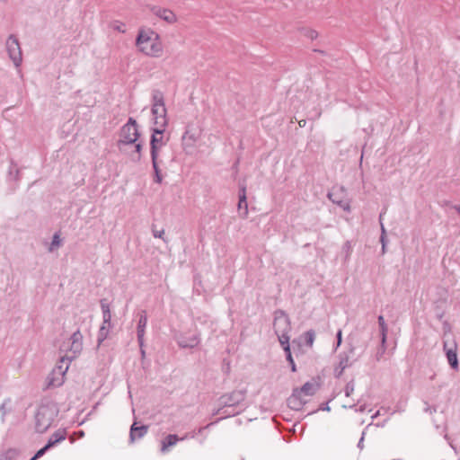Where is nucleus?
Listing matches in <instances>:
<instances>
[{
  "label": "nucleus",
  "mask_w": 460,
  "mask_h": 460,
  "mask_svg": "<svg viewBox=\"0 0 460 460\" xmlns=\"http://www.w3.org/2000/svg\"><path fill=\"white\" fill-rule=\"evenodd\" d=\"M5 47L9 58L13 61L14 66L19 68L22 63V52L17 37L13 34L9 35Z\"/></svg>",
  "instance_id": "8"
},
{
  "label": "nucleus",
  "mask_w": 460,
  "mask_h": 460,
  "mask_svg": "<svg viewBox=\"0 0 460 460\" xmlns=\"http://www.w3.org/2000/svg\"><path fill=\"white\" fill-rule=\"evenodd\" d=\"M66 432L65 429H58L57 430L56 432H54L49 441H48V447H52L53 446H55L56 444L63 441L66 439Z\"/></svg>",
  "instance_id": "22"
},
{
  "label": "nucleus",
  "mask_w": 460,
  "mask_h": 460,
  "mask_svg": "<svg viewBox=\"0 0 460 460\" xmlns=\"http://www.w3.org/2000/svg\"><path fill=\"white\" fill-rule=\"evenodd\" d=\"M153 234L155 238H164V230L160 231H153Z\"/></svg>",
  "instance_id": "35"
},
{
  "label": "nucleus",
  "mask_w": 460,
  "mask_h": 460,
  "mask_svg": "<svg viewBox=\"0 0 460 460\" xmlns=\"http://www.w3.org/2000/svg\"><path fill=\"white\" fill-rule=\"evenodd\" d=\"M204 134V128L198 121H190L186 124L181 137L182 152L187 155L197 154Z\"/></svg>",
  "instance_id": "4"
},
{
  "label": "nucleus",
  "mask_w": 460,
  "mask_h": 460,
  "mask_svg": "<svg viewBox=\"0 0 460 460\" xmlns=\"http://www.w3.org/2000/svg\"><path fill=\"white\" fill-rule=\"evenodd\" d=\"M139 137L140 133L137 120L129 118L128 122L119 129L117 146L120 152H127V147L133 146L134 148L131 152H128V155L134 162H139L141 159L143 145L138 140Z\"/></svg>",
  "instance_id": "2"
},
{
  "label": "nucleus",
  "mask_w": 460,
  "mask_h": 460,
  "mask_svg": "<svg viewBox=\"0 0 460 460\" xmlns=\"http://www.w3.org/2000/svg\"><path fill=\"white\" fill-rule=\"evenodd\" d=\"M161 163H162L161 159L152 160V165H153V169H154V172H155L154 181L158 184H161L163 181V175L161 173V170L159 167Z\"/></svg>",
  "instance_id": "24"
},
{
  "label": "nucleus",
  "mask_w": 460,
  "mask_h": 460,
  "mask_svg": "<svg viewBox=\"0 0 460 460\" xmlns=\"http://www.w3.org/2000/svg\"><path fill=\"white\" fill-rule=\"evenodd\" d=\"M140 349H141L142 357H145V350L143 349V347H140Z\"/></svg>",
  "instance_id": "44"
},
{
  "label": "nucleus",
  "mask_w": 460,
  "mask_h": 460,
  "mask_svg": "<svg viewBox=\"0 0 460 460\" xmlns=\"http://www.w3.org/2000/svg\"><path fill=\"white\" fill-rule=\"evenodd\" d=\"M10 400H5L0 406V411H2L3 415L6 414V407L9 405Z\"/></svg>",
  "instance_id": "34"
},
{
  "label": "nucleus",
  "mask_w": 460,
  "mask_h": 460,
  "mask_svg": "<svg viewBox=\"0 0 460 460\" xmlns=\"http://www.w3.org/2000/svg\"><path fill=\"white\" fill-rule=\"evenodd\" d=\"M336 196H337V194L335 192H329L327 195L328 199L330 200H332V203L338 205L344 211L350 212L351 211L350 201L338 199Z\"/></svg>",
  "instance_id": "21"
},
{
  "label": "nucleus",
  "mask_w": 460,
  "mask_h": 460,
  "mask_svg": "<svg viewBox=\"0 0 460 460\" xmlns=\"http://www.w3.org/2000/svg\"><path fill=\"white\" fill-rule=\"evenodd\" d=\"M339 190L341 192H345L346 190H345V188L343 186H341V187L339 188Z\"/></svg>",
  "instance_id": "42"
},
{
  "label": "nucleus",
  "mask_w": 460,
  "mask_h": 460,
  "mask_svg": "<svg viewBox=\"0 0 460 460\" xmlns=\"http://www.w3.org/2000/svg\"><path fill=\"white\" fill-rule=\"evenodd\" d=\"M305 403V401L301 396V391H298V389H295L290 397L288 399V407L295 411L301 410Z\"/></svg>",
  "instance_id": "16"
},
{
  "label": "nucleus",
  "mask_w": 460,
  "mask_h": 460,
  "mask_svg": "<svg viewBox=\"0 0 460 460\" xmlns=\"http://www.w3.org/2000/svg\"><path fill=\"white\" fill-rule=\"evenodd\" d=\"M289 341H290V337L279 340V341L283 350L286 353V358L287 359H289L290 357L292 356L291 350H290Z\"/></svg>",
  "instance_id": "27"
},
{
  "label": "nucleus",
  "mask_w": 460,
  "mask_h": 460,
  "mask_svg": "<svg viewBox=\"0 0 460 460\" xmlns=\"http://www.w3.org/2000/svg\"><path fill=\"white\" fill-rule=\"evenodd\" d=\"M136 47L139 52L150 58L164 55V44L160 35L153 29H140L136 39Z\"/></svg>",
  "instance_id": "3"
},
{
  "label": "nucleus",
  "mask_w": 460,
  "mask_h": 460,
  "mask_svg": "<svg viewBox=\"0 0 460 460\" xmlns=\"http://www.w3.org/2000/svg\"><path fill=\"white\" fill-rule=\"evenodd\" d=\"M426 411H429V413H432V411H430V409H426Z\"/></svg>",
  "instance_id": "48"
},
{
  "label": "nucleus",
  "mask_w": 460,
  "mask_h": 460,
  "mask_svg": "<svg viewBox=\"0 0 460 460\" xmlns=\"http://www.w3.org/2000/svg\"><path fill=\"white\" fill-rule=\"evenodd\" d=\"M317 390V386L311 383L306 382L298 391H301V395L304 394L305 396H311L315 394Z\"/></svg>",
  "instance_id": "25"
},
{
  "label": "nucleus",
  "mask_w": 460,
  "mask_h": 460,
  "mask_svg": "<svg viewBox=\"0 0 460 460\" xmlns=\"http://www.w3.org/2000/svg\"><path fill=\"white\" fill-rule=\"evenodd\" d=\"M111 27L112 30L116 31H119L120 33H125L126 32V24L122 22H119V21H114L111 24Z\"/></svg>",
  "instance_id": "29"
},
{
  "label": "nucleus",
  "mask_w": 460,
  "mask_h": 460,
  "mask_svg": "<svg viewBox=\"0 0 460 460\" xmlns=\"http://www.w3.org/2000/svg\"><path fill=\"white\" fill-rule=\"evenodd\" d=\"M354 347H350L348 352L340 354L338 365L334 369V374L337 377H340L343 371L351 366L353 362V360H351V356L354 354Z\"/></svg>",
  "instance_id": "13"
},
{
  "label": "nucleus",
  "mask_w": 460,
  "mask_h": 460,
  "mask_svg": "<svg viewBox=\"0 0 460 460\" xmlns=\"http://www.w3.org/2000/svg\"><path fill=\"white\" fill-rule=\"evenodd\" d=\"M61 245V239L58 234H55L52 242L49 246V252L54 251L55 249L58 248Z\"/></svg>",
  "instance_id": "30"
},
{
  "label": "nucleus",
  "mask_w": 460,
  "mask_h": 460,
  "mask_svg": "<svg viewBox=\"0 0 460 460\" xmlns=\"http://www.w3.org/2000/svg\"><path fill=\"white\" fill-rule=\"evenodd\" d=\"M315 36H316V32L315 31H312L310 37L313 39Z\"/></svg>",
  "instance_id": "43"
},
{
  "label": "nucleus",
  "mask_w": 460,
  "mask_h": 460,
  "mask_svg": "<svg viewBox=\"0 0 460 460\" xmlns=\"http://www.w3.org/2000/svg\"><path fill=\"white\" fill-rule=\"evenodd\" d=\"M101 308L102 312L103 323L98 334L99 344L102 343L107 337L108 331L111 327V314L110 305L105 299L101 300Z\"/></svg>",
  "instance_id": "11"
},
{
  "label": "nucleus",
  "mask_w": 460,
  "mask_h": 460,
  "mask_svg": "<svg viewBox=\"0 0 460 460\" xmlns=\"http://www.w3.org/2000/svg\"><path fill=\"white\" fill-rule=\"evenodd\" d=\"M245 399L244 390H234L229 394H224L220 398L221 404L232 407L240 404Z\"/></svg>",
  "instance_id": "12"
},
{
  "label": "nucleus",
  "mask_w": 460,
  "mask_h": 460,
  "mask_svg": "<svg viewBox=\"0 0 460 460\" xmlns=\"http://www.w3.org/2000/svg\"><path fill=\"white\" fill-rule=\"evenodd\" d=\"M147 325V316L145 311L140 314L138 324H137V341L140 347L144 346V337L146 333V328Z\"/></svg>",
  "instance_id": "18"
},
{
  "label": "nucleus",
  "mask_w": 460,
  "mask_h": 460,
  "mask_svg": "<svg viewBox=\"0 0 460 460\" xmlns=\"http://www.w3.org/2000/svg\"><path fill=\"white\" fill-rule=\"evenodd\" d=\"M354 392V384L353 382H349L345 386V394L346 396H350V394Z\"/></svg>",
  "instance_id": "31"
},
{
  "label": "nucleus",
  "mask_w": 460,
  "mask_h": 460,
  "mask_svg": "<svg viewBox=\"0 0 460 460\" xmlns=\"http://www.w3.org/2000/svg\"><path fill=\"white\" fill-rule=\"evenodd\" d=\"M381 231H382V234H384V236H385V226L383 224H381Z\"/></svg>",
  "instance_id": "40"
},
{
  "label": "nucleus",
  "mask_w": 460,
  "mask_h": 460,
  "mask_svg": "<svg viewBox=\"0 0 460 460\" xmlns=\"http://www.w3.org/2000/svg\"><path fill=\"white\" fill-rule=\"evenodd\" d=\"M378 324H379L380 332H381V345H382L381 355H382L385 350V343H386L387 332H388V327H387V324H386L383 315L378 316Z\"/></svg>",
  "instance_id": "20"
},
{
  "label": "nucleus",
  "mask_w": 460,
  "mask_h": 460,
  "mask_svg": "<svg viewBox=\"0 0 460 460\" xmlns=\"http://www.w3.org/2000/svg\"><path fill=\"white\" fill-rule=\"evenodd\" d=\"M188 438V435H185L182 438H179L175 434H170L166 436L162 441H161V452L163 454L169 451V448L175 446L177 442L182 441Z\"/></svg>",
  "instance_id": "17"
},
{
  "label": "nucleus",
  "mask_w": 460,
  "mask_h": 460,
  "mask_svg": "<svg viewBox=\"0 0 460 460\" xmlns=\"http://www.w3.org/2000/svg\"><path fill=\"white\" fill-rule=\"evenodd\" d=\"M273 328L278 340L290 337L291 323L284 311L277 310L274 313Z\"/></svg>",
  "instance_id": "7"
},
{
  "label": "nucleus",
  "mask_w": 460,
  "mask_h": 460,
  "mask_svg": "<svg viewBox=\"0 0 460 460\" xmlns=\"http://www.w3.org/2000/svg\"><path fill=\"white\" fill-rule=\"evenodd\" d=\"M289 364H290V367H291V371L292 372H296V364L294 362V359H293V357L291 356L289 359H287Z\"/></svg>",
  "instance_id": "36"
},
{
  "label": "nucleus",
  "mask_w": 460,
  "mask_h": 460,
  "mask_svg": "<svg viewBox=\"0 0 460 460\" xmlns=\"http://www.w3.org/2000/svg\"><path fill=\"white\" fill-rule=\"evenodd\" d=\"M148 11L149 13L155 17L156 19L167 23V24H174L178 21V17L176 13L171 10L170 8L157 5V4H151L148 5Z\"/></svg>",
  "instance_id": "9"
},
{
  "label": "nucleus",
  "mask_w": 460,
  "mask_h": 460,
  "mask_svg": "<svg viewBox=\"0 0 460 460\" xmlns=\"http://www.w3.org/2000/svg\"><path fill=\"white\" fill-rule=\"evenodd\" d=\"M20 458V453L18 450L10 448L7 449L3 455H2V460H19Z\"/></svg>",
  "instance_id": "26"
},
{
  "label": "nucleus",
  "mask_w": 460,
  "mask_h": 460,
  "mask_svg": "<svg viewBox=\"0 0 460 460\" xmlns=\"http://www.w3.org/2000/svg\"><path fill=\"white\" fill-rule=\"evenodd\" d=\"M304 339L305 345L312 348L315 340V332L313 330H309L304 333Z\"/></svg>",
  "instance_id": "28"
},
{
  "label": "nucleus",
  "mask_w": 460,
  "mask_h": 460,
  "mask_svg": "<svg viewBox=\"0 0 460 460\" xmlns=\"http://www.w3.org/2000/svg\"><path fill=\"white\" fill-rule=\"evenodd\" d=\"M199 343L197 336H192L189 339H179L178 344L181 348H194Z\"/></svg>",
  "instance_id": "23"
},
{
  "label": "nucleus",
  "mask_w": 460,
  "mask_h": 460,
  "mask_svg": "<svg viewBox=\"0 0 460 460\" xmlns=\"http://www.w3.org/2000/svg\"><path fill=\"white\" fill-rule=\"evenodd\" d=\"M82 349L83 335L80 331H76L60 347L64 355L60 358L59 364L51 373L49 385L60 386L64 383V376L69 368L70 363L80 355Z\"/></svg>",
  "instance_id": "1"
},
{
  "label": "nucleus",
  "mask_w": 460,
  "mask_h": 460,
  "mask_svg": "<svg viewBox=\"0 0 460 460\" xmlns=\"http://www.w3.org/2000/svg\"><path fill=\"white\" fill-rule=\"evenodd\" d=\"M165 130H162L159 128H153V134L151 136V160L161 159L160 153L161 150L166 146L168 138H165L164 136Z\"/></svg>",
  "instance_id": "10"
},
{
  "label": "nucleus",
  "mask_w": 460,
  "mask_h": 460,
  "mask_svg": "<svg viewBox=\"0 0 460 460\" xmlns=\"http://www.w3.org/2000/svg\"><path fill=\"white\" fill-rule=\"evenodd\" d=\"M2 460V459H1Z\"/></svg>",
  "instance_id": "49"
},
{
  "label": "nucleus",
  "mask_w": 460,
  "mask_h": 460,
  "mask_svg": "<svg viewBox=\"0 0 460 460\" xmlns=\"http://www.w3.org/2000/svg\"><path fill=\"white\" fill-rule=\"evenodd\" d=\"M455 210L459 214L460 216V205H456L454 207Z\"/></svg>",
  "instance_id": "39"
},
{
  "label": "nucleus",
  "mask_w": 460,
  "mask_h": 460,
  "mask_svg": "<svg viewBox=\"0 0 460 460\" xmlns=\"http://www.w3.org/2000/svg\"><path fill=\"white\" fill-rule=\"evenodd\" d=\"M380 242L382 243V246H384V248H385L386 246V239H385V236H384V234H381Z\"/></svg>",
  "instance_id": "37"
},
{
  "label": "nucleus",
  "mask_w": 460,
  "mask_h": 460,
  "mask_svg": "<svg viewBox=\"0 0 460 460\" xmlns=\"http://www.w3.org/2000/svg\"><path fill=\"white\" fill-rule=\"evenodd\" d=\"M49 448H50V447H48L47 444L44 447L40 449L31 460H36L39 457L42 456Z\"/></svg>",
  "instance_id": "32"
},
{
  "label": "nucleus",
  "mask_w": 460,
  "mask_h": 460,
  "mask_svg": "<svg viewBox=\"0 0 460 460\" xmlns=\"http://www.w3.org/2000/svg\"><path fill=\"white\" fill-rule=\"evenodd\" d=\"M426 411H429V413H432V411H430V409H426Z\"/></svg>",
  "instance_id": "47"
},
{
  "label": "nucleus",
  "mask_w": 460,
  "mask_h": 460,
  "mask_svg": "<svg viewBox=\"0 0 460 460\" xmlns=\"http://www.w3.org/2000/svg\"><path fill=\"white\" fill-rule=\"evenodd\" d=\"M58 411L50 405H41L35 415V429L39 433H43L51 426Z\"/></svg>",
  "instance_id": "6"
},
{
  "label": "nucleus",
  "mask_w": 460,
  "mask_h": 460,
  "mask_svg": "<svg viewBox=\"0 0 460 460\" xmlns=\"http://www.w3.org/2000/svg\"><path fill=\"white\" fill-rule=\"evenodd\" d=\"M152 115L155 128L165 130L168 125L167 111L164 99L161 93H155L153 95Z\"/></svg>",
  "instance_id": "5"
},
{
  "label": "nucleus",
  "mask_w": 460,
  "mask_h": 460,
  "mask_svg": "<svg viewBox=\"0 0 460 460\" xmlns=\"http://www.w3.org/2000/svg\"><path fill=\"white\" fill-rule=\"evenodd\" d=\"M238 210L240 212V216L243 218H246L248 216V203L246 197V187L244 185L240 187L239 190V201L237 205Z\"/></svg>",
  "instance_id": "15"
},
{
  "label": "nucleus",
  "mask_w": 460,
  "mask_h": 460,
  "mask_svg": "<svg viewBox=\"0 0 460 460\" xmlns=\"http://www.w3.org/2000/svg\"><path fill=\"white\" fill-rule=\"evenodd\" d=\"M456 348L457 345L456 341L453 342L451 347H448L447 343L444 342L443 349L446 353L447 362L450 365V367L455 370L458 369Z\"/></svg>",
  "instance_id": "14"
},
{
  "label": "nucleus",
  "mask_w": 460,
  "mask_h": 460,
  "mask_svg": "<svg viewBox=\"0 0 460 460\" xmlns=\"http://www.w3.org/2000/svg\"><path fill=\"white\" fill-rule=\"evenodd\" d=\"M382 252L385 253V247L384 248V246H382Z\"/></svg>",
  "instance_id": "45"
},
{
  "label": "nucleus",
  "mask_w": 460,
  "mask_h": 460,
  "mask_svg": "<svg viewBox=\"0 0 460 460\" xmlns=\"http://www.w3.org/2000/svg\"><path fill=\"white\" fill-rule=\"evenodd\" d=\"M305 124V120H302V121H299V126L300 127H304Z\"/></svg>",
  "instance_id": "41"
},
{
  "label": "nucleus",
  "mask_w": 460,
  "mask_h": 460,
  "mask_svg": "<svg viewBox=\"0 0 460 460\" xmlns=\"http://www.w3.org/2000/svg\"><path fill=\"white\" fill-rule=\"evenodd\" d=\"M337 342L335 346V350L341 345L342 342V331L339 330L336 334Z\"/></svg>",
  "instance_id": "33"
},
{
  "label": "nucleus",
  "mask_w": 460,
  "mask_h": 460,
  "mask_svg": "<svg viewBox=\"0 0 460 460\" xmlns=\"http://www.w3.org/2000/svg\"><path fill=\"white\" fill-rule=\"evenodd\" d=\"M426 411H429V413H432V411H430V409H426Z\"/></svg>",
  "instance_id": "46"
},
{
  "label": "nucleus",
  "mask_w": 460,
  "mask_h": 460,
  "mask_svg": "<svg viewBox=\"0 0 460 460\" xmlns=\"http://www.w3.org/2000/svg\"><path fill=\"white\" fill-rule=\"evenodd\" d=\"M363 441H364V435L361 437V438L359 439L358 444V447L360 449H362V448H363V447H364Z\"/></svg>",
  "instance_id": "38"
},
{
  "label": "nucleus",
  "mask_w": 460,
  "mask_h": 460,
  "mask_svg": "<svg viewBox=\"0 0 460 460\" xmlns=\"http://www.w3.org/2000/svg\"><path fill=\"white\" fill-rule=\"evenodd\" d=\"M148 427L146 425L137 426V423L134 422L130 427L129 432V441L130 443H134L137 438H142L147 433Z\"/></svg>",
  "instance_id": "19"
}]
</instances>
